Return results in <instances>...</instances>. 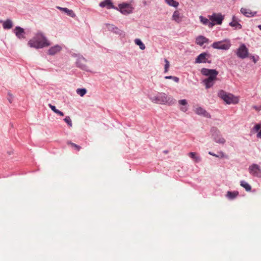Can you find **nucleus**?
I'll return each instance as SVG.
<instances>
[{"label": "nucleus", "mask_w": 261, "mask_h": 261, "mask_svg": "<svg viewBox=\"0 0 261 261\" xmlns=\"http://www.w3.org/2000/svg\"><path fill=\"white\" fill-rule=\"evenodd\" d=\"M201 73L202 75L207 76V78L203 80V83L206 89H209L213 86L217 80L218 71L216 69H210L207 68H202Z\"/></svg>", "instance_id": "nucleus-1"}, {"label": "nucleus", "mask_w": 261, "mask_h": 261, "mask_svg": "<svg viewBox=\"0 0 261 261\" xmlns=\"http://www.w3.org/2000/svg\"><path fill=\"white\" fill-rule=\"evenodd\" d=\"M28 44L31 47L38 49L48 46L50 43L42 33L38 32L29 41Z\"/></svg>", "instance_id": "nucleus-2"}, {"label": "nucleus", "mask_w": 261, "mask_h": 261, "mask_svg": "<svg viewBox=\"0 0 261 261\" xmlns=\"http://www.w3.org/2000/svg\"><path fill=\"white\" fill-rule=\"evenodd\" d=\"M154 102L161 105H172L174 102V99L170 96L167 95L165 93L160 94L155 97L153 100Z\"/></svg>", "instance_id": "nucleus-3"}, {"label": "nucleus", "mask_w": 261, "mask_h": 261, "mask_svg": "<svg viewBox=\"0 0 261 261\" xmlns=\"http://www.w3.org/2000/svg\"><path fill=\"white\" fill-rule=\"evenodd\" d=\"M212 137L218 143L224 144L225 140L222 137L219 130L216 127H212L211 130Z\"/></svg>", "instance_id": "nucleus-4"}, {"label": "nucleus", "mask_w": 261, "mask_h": 261, "mask_svg": "<svg viewBox=\"0 0 261 261\" xmlns=\"http://www.w3.org/2000/svg\"><path fill=\"white\" fill-rule=\"evenodd\" d=\"M212 24V27L216 24H221L224 19V17L219 13H213L211 15L208 16Z\"/></svg>", "instance_id": "nucleus-5"}, {"label": "nucleus", "mask_w": 261, "mask_h": 261, "mask_svg": "<svg viewBox=\"0 0 261 261\" xmlns=\"http://www.w3.org/2000/svg\"><path fill=\"white\" fill-rule=\"evenodd\" d=\"M115 9L119 10L122 14L127 15L131 13L133 11V7L129 4L122 3L118 5V8Z\"/></svg>", "instance_id": "nucleus-6"}, {"label": "nucleus", "mask_w": 261, "mask_h": 261, "mask_svg": "<svg viewBox=\"0 0 261 261\" xmlns=\"http://www.w3.org/2000/svg\"><path fill=\"white\" fill-rule=\"evenodd\" d=\"M249 171L251 175L261 177V169L258 165L253 164L251 165L249 168Z\"/></svg>", "instance_id": "nucleus-7"}, {"label": "nucleus", "mask_w": 261, "mask_h": 261, "mask_svg": "<svg viewBox=\"0 0 261 261\" xmlns=\"http://www.w3.org/2000/svg\"><path fill=\"white\" fill-rule=\"evenodd\" d=\"M237 55L242 59H244L248 56V50L244 44H242L238 48Z\"/></svg>", "instance_id": "nucleus-8"}, {"label": "nucleus", "mask_w": 261, "mask_h": 261, "mask_svg": "<svg viewBox=\"0 0 261 261\" xmlns=\"http://www.w3.org/2000/svg\"><path fill=\"white\" fill-rule=\"evenodd\" d=\"M210 57V55L206 53L200 54L196 59V63H201L208 62L207 59ZM210 63V62H208Z\"/></svg>", "instance_id": "nucleus-9"}, {"label": "nucleus", "mask_w": 261, "mask_h": 261, "mask_svg": "<svg viewBox=\"0 0 261 261\" xmlns=\"http://www.w3.org/2000/svg\"><path fill=\"white\" fill-rule=\"evenodd\" d=\"M212 46L214 48L219 49H225L227 50L228 48V44L225 43V41H218L214 42Z\"/></svg>", "instance_id": "nucleus-10"}, {"label": "nucleus", "mask_w": 261, "mask_h": 261, "mask_svg": "<svg viewBox=\"0 0 261 261\" xmlns=\"http://www.w3.org/2000/svg\"><path fill=\"white\" fill-rule=\"evenodd\" d=\"M14 33L15 34L16 36L19 39H23L25 38V32L23 28L20 27H15L14 30Z\"/></svg>", "instance_id": "nucleus-11"}, {"label": "nucleus", "mask_w": 261, "mask_h": 261, "mask_svg": "<svg viewBox=\"0 0 261 261\" xmlns=\"http://www.w3.org/2000/svg\"><path fill=\"white\" fill-rule=\"evenodd\" d=\"M184 18L183 15L180 12L179 10H176L173 12L172 19L177 23H180Z\"/></svg>", "instance_id": "nucleus-12"}, {"label": "nucleus", "mask_w": 261, "mask_h": 261, "mask_svg": "<svg viewBox=\"0 0 261 261\" xmlns=\"http://www.w3.org/2000/svg\"><path fill=\"white\" fill-rule=\"evenodd\" d=\"M194 112L199 115H202L207 118H210L211 117L210 114L207 112L205 110L200 107L195 108Z\"/></svg>", "instance_id": "nucleus-13"}, {"label": "nucleus", "mask_w": 261, "mask_h": 261, "mask_svg": "<svg viewBox=\"0 0 261 261\" xmlns=\"http://www.w3.org/2000/svg\"><path fill=\"white\" fill-rule=\"evenodd\" d=\"M239 20L236 16L232 17V20L231 22H229V25L234 28V29H241L242 28L241 24L239 23Z\"/></svg>", "instance_id": "nucleus-14"}, {"label": "nucleus", "mask_w": 261, "mask_h": 261, "mask_svg": "<svg viewBox=\"0 0 261 261\" xmlns=\"http://www.w3.org/2000/svg\"><path fill=\"white\" fill-rule=\"evenodd\" d=\"M251 132L253 134L257 133V138H261V124H256L251 129Z\"/></svg>", "instance_id": "nucleus-15"}, {"label": "nucleus", "mask_w": 261, "mask_h": 261, "mask_svg": "<svg viewBox=\"0 0 261 261\" xmlns=\"http://www.w3.org/2000/svg\"><path fill=\"white\" fill-rule=\"evenodd\" d=\"M195 42L197 44L200 46L203 45L205 43L208 42V39L203 36H198L195 40Z\"/></svg>", "instance_id": "nucleus-16"}, {"label": "nucleus", "mask_w": 261, "mask_h": 261, "mask_svg": "<svg viewBox=\"0 0 261 261\" xmlns=\"http://www.w3.org/2000/svg\"><path fill=\"white\" fill-rule=\"evenodd\" d=\"M57 8L58 9L61 10V11L64 12V13H66L67 15H68L69 16H70L72 18H74L76 16L75 14L72 10H70L67 8H62V7L58 6V7H57Z\"/></svg>", "instance_id": "nucleus-17"}, {"label": "nucleus", "mask_w": 261, "mask_h": 261, "mask_svg": "<svg viewBox=\"0 0 261 261\" xmlns=\"http://www.w3.org/2000/svg\"><path fill=\"white\" fill-rule=\"evenodd\" d=\"M241 12L243 15L248 17L254 16L256 14V12H253L249 9L243 8L241 9Z\"/></svg>", "instance_id": "nucleus-18"}, {"label": "nucleus", "mask_w": 261, "mask_h": 261, "mask_svg": "<svg viewBox=\"0 0 261 261\" xmlns=\"http://www.w3.org/2000/svg\"><path fill=\"white\" fill-rule=\"evenodd\" d=\"M99 6L101 7H107L108 9L113 8L115 9L116 7L113 5L111 0H105L99 4Z\"/></svg>", "instance_id": "nucleus-19"}, {"label": "nucleus", "mask_w": 261, "mask_h": 261, "mask_svg": "<svg viewBox=\"0 0 261 261\" xmlns=\"http://www.w3.org/2000/svg\"><path fill=\"white\" fill-rule=\"evenodd\" d=\"M61 49V47L59 45H55L50 48L48 51V53L50 55H54L59 52Z\"/></svg>", "instance_id": "nucleus-20"}, {"label": "nucleus", "mask_w": 261, "mask_h": 261, "mask_svg": "<svg viewBox=\"0 0 261 261\" xmlns=\"http://www.w3.org/2000/svg\"><path fill=\"white\" fill-rule=\"evenodd\" d=\"M218 96L227 103L228 104V95L227 94L226 92L223 90H220L218 92Z\"/></svg>", "instance_id": "nucleus-21"}, {"label": "nucleus", "mask_w": 261, "mask_h": 261, "mask_svg": "<svg viewBox=\"0 0 261 261\" xmlns=\"http://www.w3.org/2000/svg\"><path fill=\"white\" fill-rule=\"evenodd\" d=\"M240 98L239 96H234L233 94L229 93V105H236L239 103Z\"/></svg>", "instance_id": "nucleus-22"}, {"label": "nucleus", "mask_w": 261, "mask_h": 261, "mask_svg": "<svg viewBox=\"0 0 261 261\" xmlns=\"http://www.w3.org/2000/svg\"><path fill=\"white\" fill-rule=\"evenodd\" d=\"M178 103L179 105L183 106L180 108V111L183 112H186L188 110V107H186L188 103L186 99L179 100L178 101Z\"/></svg>", "instance_id": "nucleus-23"}, {"label": "nucleus", "mask_w": 261, "mask_h": 261, "mask_svg": "<svg viewBox=\"0 0 261 261\" xmlns=\"http://www.w3.org/2000/svg\"><path fill=\"white\" fill-rule=\"evenodd\" d=\"M190 158L194 160L196 163L199 162L201 161V158L199 156L197 155L196 152H191L188 153Z\"/></svg>", "instance_id": "nucleus-24"}, {"label": "nucleus", "mask_w": 261, "mask_h": 261, "mask_svg": "<svg viewBox=\"0 0 261 261\" xmlns=\"http://www.w3.org/2000/svg\"><path fill=\"white\" fill-rule=\"evenodd\" d=\"M201 23L205 25H207L209 28H212V24L211 23V20L202 16L199 17Z\"/></svg>", "instance_id": "nucleus-25"}, {"label": "nucleus", "mask_w": 261, "mask_h": 261, "mask_svg": "<svg viewBox=\"0 0 261 261\" xmlns=\"http://www.w3.org/2000/svg\"><path fill=\"white\" fill-rule=\"evenodd\" d=\"M3 26L5 29H10L13 27L12 22L11 20L7 19L3 23Z\"/></svg>", "instance_id": "nucleus-26"}, {"label": "nucleus", "mask_w": 261, "mask_h": 261, "mask_svg": "<svg viewBox=\"0 0 261 261\" xmlns=\"http://www.w3.org/2000/svg\"><path fill=\"white\" fill-rule=\"evenodd\" d=\"M166 3L170 6L176 8L178 6L179 3L174 0H165Z\"/></svg>", "instance_id": "nucleus-27"}, {"label": "nucleus", "mask_w": 261, "mask_h": 261, "mask_svg": "<svg viewBox=\"0 0 261 261\" xmlns=\"http://www.w3.org/2000/svg\"><path fill=\"white\" fill-rule=\"evenodd\" d=\"M241 186L244 188L247 191H250L251 189V186L246 181H241Z\"/></svg>", "instance_id": "nucleus-28"}, {"label": "nucleus", "mask_w": 261, "mask_h": 261, "mask_svg": "<svg viewBox=\"0 0 261 261\" xmlns=\"http://www.w3.org/2000/svg\"><path fill=\"white\" fill-rule=\"evenodd\" d=\"M135 43L139 45L140 47V48L142 50H144L145 48V45L143 43V42L141 41L139 39H136L135 40Z\"/></svg>", "instance_id": "nucleus-29"}, {"label": "nucleus", "mask_w": 261, "mask_h": 261, "mask_svg": "<svg viewBox=\"0 0 261 261\" xmlns=\"http://www.w3.org/2000/svg\"><path fill=\"white\" fill-rule=\"evenodd\" d=\"M77 94L81 96H84L87 93V90L85 88H79L76 90Z\"/></svg>", "instance_id": "nucleus-30"}, {"label": "nucleus", "mask_w": 261, "mask_h": 261, "mask_svg": "<svg viewBox=\"0 0 261 261\" xmlns=\"http://www.w3.org/2000/svg\"><path fill=\"white\" fill-rule=\"evenodd\" d=\"M85 59L84 58H80L77 62V63L79 65V66L82 69H87V66L84 65V64H81L80 65V63H82L83 62H85Z\"/></svg>", "instance_id": "nucleus-31"}, {"label": "nucleus", "mask_w": 261, "mask_h": 261, "mask_svg": "<svg viewBox=\"0 0 261 261\" xmlns=\"http://www.w3.org/2000/svg\"><path fill=\"white\" fill-rule=\"evenodd\" d=\"M67 144L70 145L72 147L74 148L77 151H80L81 149V147L75 143H72L71 142H68Z\"/></svg>", "instance_id": "nucleus-32"}, {"label": "nucleus", "mask_w": 261, "mask_h": 261, "mask_svg": "<svg viewBox=\"0 0 261 261\" xmlns=\"http://www.w3.org/2000/svg\"><path fill=\"white\" fill-rule=\"evenodd\" d=\"M164 61L165 62L164 72L167 73L168 71L169 68L170 67V63L167 59H165Z\"/></svg>", "instance_id": "nucleus-33"}, {"label": "nucleus", "mask_w": 261, "mask_h": 261, "mask_svg": "<svg viewBox=\"0 0 261 261\" xmlns=\"http://www.w3.org/2000/svg\"><path fill=\"white\" fill-rule=\"evenodd\" d=\"M64 121L67 123L69 126L71 127L72 126V121L69 116H66L64 119Z\"/></svg>", "instance_id": "nucleus-34"}, {"label": "nucleus", "mask_w": 261, "mask_h": 261, "mask_svg": "<svg viewBox=\"0 0 261 261\" xmlns=\"http://www.w3.org/2000/svg\"><path fill=\"white\" fill-rule=\"evenodd\" d=\"M239 193L237 191L230 192H229V198L233 199L234 198L238 195Z\"/></svg>", "instance_id": "nucleus-35"}, {"label": "nucleus", "mask_w": 261, "mask_h": 261, "mask_svg": "<svg viewBox=\"0 0 261 261\" xmlns=\"http://www.w3.org/2000/svg\"><path fill=\"white\" fill-rule=\"evenodd\" d=\"M208 154L211 155H213V156H216V157H218V158H222L224 156L223 154L222 153V152H220L219 153V154H216L212 152H208Z\"/></svg>", "instance_id": "nucleus-36"}, {"label": "nucleus", "mask_w": 261, "mask_h": 261, "mask_svg": "<svg viewBox=\"0 0 261 261\" xmlns=\"http://www.w3.org/2000/svg\"><path fill=\"white\" fill-rule=\"evenodd\" d=\"M49 107L51 109V110L54 111L55 113L57 112L58 109H56L55 106L51 105V104L48 105Z\"/></svg>", "instance_id": "nucleus-37"}, {"label": "nucleus", "mask_w": 261, "mask_h": 261, "mask_svg": "<svg viewBox=\"0 0 261 261\" xmlns=\"http://www.w3.org/2000/svg\"><path fill=\"white\" fill-rule=\"evenodd\" d=\"M252 108L254 110H255L256 111H259L261 110V107H257V106H254L252 107Z\"/></svg>", "instance_id": "nucleus-38"}, {"label": "nucleus", "mask_w": 261, "mask_h": 261, "mask_svg": "<svg viewBox=\"0 0 261 261\" xmlns=\"http://www.w3.org/2000/svg\"><path fill=\"white\" fill-rule=\"evenodd\" d=\"M55 113L61 116H64V113L62 112L59 111V110H58Z\"/></svg>", "instance_id": "nucleus-39"}, {"label": "nucleus", "mask_w": 261, "mask_h": 261, "mask_svg": "<svg viewBox=\"0 0 261 261\" xmlns=\"http://www.w3.org/2000/svg\"><path fill=\"white\" fill-rule=\"evenodd\" d=\"M250 58H251V59L253 60V62H254V63H256V62L257 61V59H256V58H255V57H254V56H251V57H250Z\"/></svg>", "instance_id": "nucleus-40"}, {"label": "nucleus", "mask_w": 261, "mask_h": 261, "mask_svg": "<svg viewBox=\"0 0 261 261\" xmlns=\"http://www.w3.org/2000/svg\"><path fill=\"white\" fill-rule=\"evenodd\" d=\"M172 80L176 83H178L179 82V78L176 76H174Z\"/></svg>", "instance_id": "nucleus-41"}, {"label": "nucleus", "mask_w": 261, "mask_h": 261, "mask_svg": "<svg viewBox=\"0 0 261 261\" xmlns=\"http://www.w3.org/2000/svg\"><path fill=\"white\" fill-rule=\"evenodd\" d=\"M173 77L174 76H166L165 77V78L166 79H172V80L173 79Z\"/></svg>", "instance_id": "nucleus-42"}, {"label": "nucleus", "mask_w": 261, "mask_h": 261, "mask_svg": "<svg viewBox=\"0 0 261 261\" xmlns=\"http://www.w3.org/2000/svg\"><path fill=\"white\" fill-rule=\"evenodd\" d=\"M7 153H8L9 155H12V154H13V153H14V151H13V150H10V151H8V152H7Z\"/></svg>", "instance_id": "nucleus-43"}, {"label": "nucleus", "mask_w": 261, "mask_h": 261, "mask_svg": "<svg viewBox=\"0 0 261 261\" xmlns=\"http://www.w3.org/2000/svg\"><path fill=\"white\" fill-rule=\"evenodd\" d=\"M258 28L259 29V30H261V25H259L258 26Z\"/></svg>", "instance_id": "nucleus-44"}, {"label": "nucleus", "mask_w": 261, "mask_h": 261, "mask_svg": "<svg viewBox=\"0 0 261 261\" xmlns=\"http://www.w3.org/2000/svg\"><path fill=\"white\" fill-rule=\"evenodd\" d=\"M9 102H10V103H11V102H12V100H11V99H9Z\"/></svg>", "instance_id": "nucleus-45"}, {"label": "nucleus", "mask_w": 261, "mask_h": 261, "mask_svg": "<svg viewBox=\"0 0 261 261\" xmlns=\"http://www.w3.org/2000/svg\"><path fill=\"white\" fill-rule=\"evenodd\" d=\"M164 152H165V153H168V151H164Z\"/></svg>", "instance_id": "nucleus-46"}, {"label": "nucleus", "mask_w": 261, "mask_h": 261, "mask_svg": "<svg viewBox=\"0 0 261 261\" xmlns=\"http://www.w3.org/2000/svg\"><path fill=\"white\" fill-rule=\"evenodd\" d=\"M227 196H228V192L227 193Z\"/></svg>", "instance_id": "nucleus-47"}]
</instances>
